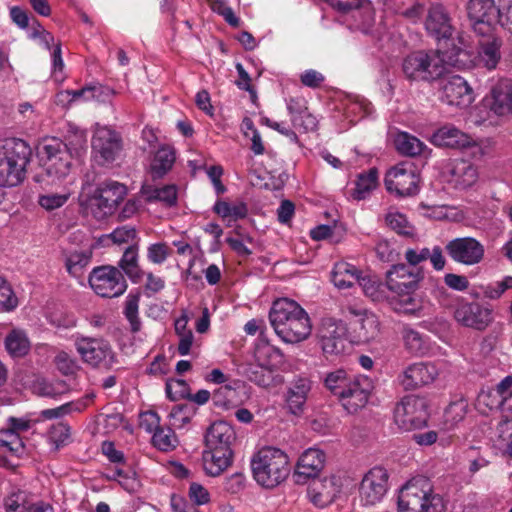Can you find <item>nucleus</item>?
Masks as SVG:
<instances>
[{"label": "nucleus", "mask_w": 512, "mask_h": 512, "mask_svg": "<svg viewBox=\"0 0 512 512\" xmlns=\"http://www.w3.org/2000/svg\"><path fill=\"white\" fill-rule=\"evenodd\" d=\"M54 361L58 370L64 375L74 374L79 368L77 360L65 351H60Z\"/></svg>", "instance_id": "obj_61"}, {"label": "nucleus", "mask_w": 512, "mask_h": 512, "mask_svg": "<svg viewBox=\"0 0 512 512\" xmlns=\"http://www.w3.org/2000/svg\"><path fill=\"white\" fill-rule=\"evenodd\" d=\"M405 348L414 355H424L428 350L427 338L410 326H404L401 331Z\"/></svg>", "instance_id": "obj_41"}, {"label": "nucleus", "mask_w": 512, "mask_h": 512, "mask_svg": "<svg viewBox=\"0 0 512 512\" xmlns=\"http://www.w3.org/2000/svg\"><path fill=\"white\" fill-rule=\"evenodd\" d=\"M512 388V376L502 379L495 388L482 389L476 399V406L481 413H488L494 409H500L504 405L509 389Z\"/></svg>", "instance_id": "obj_25"}, {"label": "nucleus", "mask_w": 512, "mask_h": 512, "mask_svg": "<svg viewBox=\"0 0 512 512\" xmlns=\"http://www.w3.org/2000/svg\"><path fill=\"white\" fill-rule=\"evenodd\" d=\"M245 373L251 382L264 388L276 386L283 382V377L277 374L276 370L262 367L257 363L249 364Z\"/></svg>", "instance_id": "obj_36"}, {"label": "nucleus", "mask_w": 512, "mask_h": 512, "mask_svg": "<svg viewBox=\"0 0 512 512\" xmlns=\"http://www.w3.org/2000/svg\"><path fill=\"white\" fill-rule=\"evenodd\" d=\"M85 407L86 403L84 401L68 402L56 408L42 410L41 416L44 419H57L72 412H81Z\"/></svg>", "instance_id": "obj_54"}, {"label": "nucleus", "mask_w": 512, "mask_h": 512, "mask_svg": "<svg viewBox=\"0 0 512 512\" xmlns=\"http://www.w3.org/2000/svg\"><path fill=\"white\" fill-rule=\"evenodd\" d=\"M357 284L362 288L364 294L373 301H381L386 297V284L383 285L376 276L361 273Z\"/></svg>", "instance_id": "obj_45"}, {"label": "nucleus", "mask_w": 512, "mask_h": 512, "mask_svg": "<svg viewBox=\"0 0 512 512\" xmlns=\"http://www.w3.org/2000/svg\"><path fill=\"white\" fill-rule=\"evenodd\" d=\"M139 302V294L130 293L125 300L124 315L130 323L131 331L134 333L141 328V321L138 316Z\"/></svg>", "instance_id": "obj_51"}, {"label": "nucleus", "mask_w": 512, "mask_h": 512, "mask_svg": "<svg viewBox=\"0 0 512 512\" xmlns=\"http://www.w3.org/2000/svg\"><path fill=\"white\" fill-rule=\"evenodd\" d=\"M0 446L7 449L12 455L20 457L25 450L22 438L14 430L8 428L0 430Z\"/></svg>", "instance_id": "obj_48"}, {"label": "nucleus", "mask_w": 512, "mask_h": 512, "mask_svg": "<svg viewBox=\"0 0 512 512\" xmlns=\"http://www.w3.org/2000/svg\"><path fill=\"white\" fill-rule=\"evenodd\" d=\"M153 445L164 452L175 449L178 445V439L170 427H160L152 436Z\"/></svg>", "instance_id": "obj_47"}, {"label": "nucleus", "mask_w": 512, "mask_h": 512, "mask_svg": "<svg viewBox=\"0 0 512 512\" xmlns=\"http://www.w3.org/2000/svg\"><path fill=\"white\" fill-rule=\"evenodd\" d=\"M232 450L206 449L203 452V468L210 476H219L232 463Z\"/></svg>", "instance_id": "obj_30"}, {"label": "nucleus", "mask_w": 512, "mask_h": 512, "mask_svg": "<svg viewBox=\"0 0 512 512\" xmlns=\"http://www.w3.org/2000/svg\"><path fill=\"white\" fill-rule=\"evenodd\" d=\"M393 143L399 154L408 157L422 155L427 148L417 137L403 131H398L394 135Z\"/></svg>", "instance_id": "obj_37"}, {"label": "nucleus", "mask_w": 512, "mask_h": 512, "mask_svg": "<svg viewBox=\"0 0 512 512\" xmlns=\"http://www.w3.org/2000/svg\"><path fill=\"white\" fill-rule=\"evenodd\" d=\"M467 12L474 22V31L482 36L491 32L501 15V10L494 0H469Z\"/></svg>", "instance_id": "obj_16"}, {"label": "nucleus", "mask_w": 512, "mask_h": 512, "mask_svg": "<svg viewBox=\"0 0 512 512\" xmlns=\"http://www.w3.org/2000/svg\"><path fill=\"white\" fill-rule=\"evenodd\" d=\"M236 439L233 427L225 421L214 422L205 435V444L208 449L232 450L231 446Z\"/></svg>", "instance_id": "obj_27"}, {"label": "nucleus", "mask_w": 512, "mask_h": 512, "mask_svg": "<svg viewBox=\"0 0 512 512\" xmlns=\"http://www.w3.org/2000/svg\"><path fill=\"white\" fill-rule=\"evenodd\" d=\"M138 258V245L132 243L126 248L119 261L120 268L133 282H138L143 276V272L138 264Z\"/></svg>", "instance_id": "obj_39"}, {"label": "nucleus", "mask_w": 512, "mask_h": 512, "mask_svg": "<svg viewBox=\"0 0 512 512\" xmlns=\"http://www.w3.org/2000/svg\"><path fill=\"white\" fill-rule=\"evenodd\" d=\"M397 300L393 303L394 309L405 314H414L419 310L420 305L414 293H394Z\"/></svg>", "instance_id": "obj_56"}, {"label": "nucleus", "mask_w": 512, "mask_h": 512, "mask_svg": "<svg viewBox=\"0 0 512 512\" xmlns=\"http://www.w3.org/2000/svg\"><path fill=\"white\" fill-rule=\"evenodd\" d=\"M310 390L311 382L307 378L299 377L291 383L287 391L286 404L292 414L298 415L303 412Z\"/></svg>", "instance_id": "obj_32"}, {"label": "nucleus", "mask_w": 512, "mask_h": 512, "mask_svg": "<svg viewBox=\"0 0 512 512\" xmlns=\"http://www.w3.org/2000/svg\"><path fill=\"white\" fill-rule=\"evenodd\" d=\"M467 401L463 398L455 400L445 409V423L450 427L462 421L467 413Z\"/></svg>", "instance_id": "obj_52"}, {"label": "nucleus", "mask_w": 512, "mask_h": 512, "mask_svg": "<svg viewBox=\"0 0 512 512\" xmlns=\"http://www.w3.org/2000/svg\"><path fill=\"white\" fill-rule=\"evenodd\" d=\"M87 143V135L84 130L79 128H71L66 138L67 148L72 151V157H80L85 151Z\"/></svg>", "instance_id": "obj_53"}, {"label": "nucleus", "mask_w": 512, "mask_h": 512, "mask_svg": "<svg viewBox=\"0 0 512 512\" xmlns=\"http://www.w3.org/2000/svg\"><path fill=\"white\" fill-rule=\"evenodd\" d=\"M31 502L28 492L14 489L4 498L3 506L5 512H24Z\"/></svg>", "instance_id": "obj_46"}, {"label": "nucleus", "mask_w": 512, "mask_h": 512, "mask_svg": "<svg viewBox=\"0 0 512 512\" xmlns=\"http://www.w3.org/2000/svg\"><path fill=\"white\" fill-rule=\"evenodd\" d=\"M435 145L449 148H465L473 143V139L453 126L438 129L432 137Z\"/></svg>", "instance_id": "obj_33"}, {"label": "nucleus", "mask_w": 512, "mask_h": 512, "mask_svg": "<svg viewBox=\"0 0 512 512\" xmlns=\"http://www.w3.org/2000/svg\"><path fill=\"white\" fill-rule=\"evenodd\" d=\"M428 418V403L423 397L406 396L397 403L394 409V421L400 429L405 431L426 426Z\"/></svg>", "instance_id": "obj_9"}, {"label": "nucleus", "mask_w": 512, "mask_h": 512, "mask_svg": "<svg viewBox=\"0 0 512 512\" xmlns=\"http://www.w3.org/2000/svg\"><path fill=\"white\" fill-rule=\"evenodd\" d=\"M5 349L13 358H21L30 351V341L27 333L22 329H12L4 340Z\"/></svg>", "instance_id": "obj_38"}, {"label": "nucleus", "mask_w": 512, "mask_h": 512, "mask_svg": "<svg viewBox=\"0 0 512 512\" xmlns=\"http://www.w3.org/2000/svg\"><path fill=\"white\" fill-rule=\"evenodd\" d=\"M455 320L464 327L484 331L493 322V311L479 302L460 300L454 307Z\"/></svg>", "instance_id": "obj_12"}, {"label": "nucleus", "mask_w": 512, "mask_h": 512, "mask_svg": "<svg viewBox=\"0 0 512 512\" xmlns=\"http://www.w3.org/2000/svg\"><path fill=\"white\" fill-rule=\"evenodd\" d=\"M488 107L497 116L512 115V79L502 78L491 88Z\"/></svg>", "instance_id": "obj_24"}, {"label": "nucleus", "mask_w": 512, "mask_h": 512, "mask_svg": "<svg viewBox=\"0 0 512 512\" xmlns=\"http://www.w3.org/2000/svg\"><path fill=\"white\" fill-rule=\"evenodd\" d=\"M18 305L17 297L8 282L0 277V312H8Z\"/></svg>", "instance_id": "obj_57"}, {"label": "nucleus", "mask_w": 512, "mask_h": 512, "mask_svg": "<svg viewBox=\"0 0 512 512\" xmlns=\"http://www.w3.org/2000/svg\"><path fill=\"white\" fill-rule=\"evenodd\" d=\"M39 154L47 184L60 183L69 175L73 157L64 142L57 138L49 139L42 144Z\"/></svg>", "instance_id": "obj_6"}, {"label": "nucleus", "mask_w": 512, "mask_h": 512, "mask_svg": "<svg viewBox=\"0 0 512 512\" xmlns=\"http://www.w3.org/2000/svg\"><path fill=\"white\" fill-rule=\"evenodd\" d=\"M269 321L276 335L285 343L295 344L306 340L312 331L308 313L296 301L276 299L269 311Z\"/></svg>", "instance_id": "obj_1"}, {"label": "nucleus", "mask_w": 512, "mask_h": 512, "mask_svg": "<svg viewBox=\"0 0 512 512\" xmlns=\"http://www.w3.org/2000/svg\"><path fill=\"white\" fill-rule=\"evenodd\" d=\"M423 25L426 33L436 41L449 40L452 38L455 27L452 17L441 3H431L423 18Z\"/></svg>", "instance_id": "obj_14"}, {"label": "nucleus", "mask_w": 512, "mask_h": 512, "mask_svg": "<svg viewBox=\"0 0 512 512\" xmlns=\"http://www.w3.org/2000/svg\"><path fill=\"white\" fill-rule=\"evenodd\" d=\"M254 359L255 363L262 367L276 371L284 363V355L281 350L263 339H260L255 345Z\"/></svg>", "instance_id": "obj_34"}, {"label": "nucleus", "mask_w": 512, "mask_h": 512, "mask_svg": "<svg viewBox=\"0 0 512 512\" xmlns=\"http://www.w3.org/2000/svg\"><path fill=\"white\" fill-rule=\"evenodd\" d=\"M91 256L84 251H75L66 257L65 266L68 273L74 277H80L83 269L90 263Z\"/></svg>", "instance_id": "obj_50"}, {"label": "nucleus", "mask_w": 512, "mask_h": 512, "mask_svg": "<svg viewBox=\"0 0 512 512\" xmlns=\"http://www.w3.org/2000/svg\"><path fill=\"white\" fill-rule=\"evenodd\" d=\"M69 195V193H51L41 195L38 203L42 208L51 211L62 207L67 202Z\"/></svg>", "instance_id": "obj_62"}, {"label": "nucleus", "mask_w": 512, "mask_h": 512, "mask_svg": "<svg viewBox=\"0 0 512 512\" xmlns=\"http://www.w3.org/2000/svg\"><path fill=\"white\" fill-rule=\"evenodd\" d=\"M92 149L101 164L112 163L123 149L122 138L108 127H98L92 137Z\"/></svg>", "instance_id": "obj_19"}, {"label": "nucleus", "mask_w": 512, "mask_h": 512, "mask_svg": "<svg viewBox=\"0 0 512 512\" xmlns=\"http://www.w3.org/2000/svg\"><path fill=\"white\" fill-rule=\"evenodd\" d=\"M369 311L358 303L347 302L341 305V314L343 317L348 319L352 324L354 321H358Z\"/></svg>", "instance_id": "obj_64"}, {"label": "nucleus", "mask_w": 512, "mask_h": 512, "mask_svg": "<svg viewBox=\"0 0 512 512\" xmlns=\"http://www.w3.org/2000/svg\"><path fill=\"white\" fill-rule=\"evenodd\" d=\"M74 346L81 360L93 367L110 370L116 363V355L109 344L103 338L76 335Z\"/></svg>", "instance_id": "obj_7"}, {"label": "nucleus", "mask_w": 512, "mask_h": 512, "mask_svg": "<svg viewBox=\"0 0 512 512\" xmlns=\"http://www.w3.org/2000/svg\"><path fill=\"white\" fill-rule=\"evenodd\" d=\"M251 469L255 481L265 488H274L282 483L290 473L287 454L275 447L260 449L251 459Z\"/></svg>", "instance_id": "obj_4"}, {"label": "nucleus", "mask_w": 512, "mask_h": 512, "mask_svg": "<svg viewBox=\"0 0 512 512\" xmlns=\"http://www.w3.org/2000/svg\"><path fill=\"white\" fill-rule=\"evenodd\" d=\"M385 220L387 225L396 233L407 237L414 236L415 229L404 214L397 211H390L387 213Z\"/></svg>", "instance_id": "obj_49"}, {"label": "nucleus", "mask_w": 512, "mask_h": 512, "mask_svg": "<svg viewBox=\"0 0 512 512\" xmlns=\"http://www.w3.org/2000/svg\"><path fill=\"white\" fill-rule=\"evenodd\" d=\"M445 249L450 258L463 265L480 263L485 254L483 244L473 237H459L448 241Z\"/></svg>", "instance_id": "obj_17"}, {"label": "nucleus", "mask_w": 512, "mask_h": 512, "mask_svg": "<svg viewBox=\"0 0 512 512\" xmlns=\"http://www.w3.org/2000/svg\"><path fill=\"white\" fill-rule=\"evenodd\" d=\"M127 194L125 185L109 181L103 183L90 199V209L94 217L102 220L113 214L119 203Z\"/></svg>", "instance_id": "obj_11"}, {"label": "nucleus", "mask_w": 512, "mask_h": 512, "mask_svg": "<svg viewBox=\"0 0 512 512\" xmlns=\"http://www.w3.org/2000/svg\"><path fill=\"white\" fill-rule=\"evenodd\" d=\"M438 376V369L433 363L418 362L409 365L400 377L406 390H413L432 383Z\"/></svg>", "instance_id": "obj_23"}, {"label": "nucleus", "mask_w": 512, "mask_h": 512, "mask_svg": "<svg viewBox=\"0 0 512 512\" xmlns=\"http://www.w3.org/2000/svg\"><path fill=\"white\" fill-rule=\"evenodd\" d=\"M112 241L117 244L134 242L137 231L133 226L125 225L116 228L110 235Z\"/></svg>", "instance_id": "obj_63"}, {"label": "nucleus", "mask_w": 512, "mask_h": 512, "mask_svg": "<svg viewBox=\"0 0 512 512\" xmlns=\"http://www.w3.org/2000/svg\"><path fill=\"white\" fill-rule=\"evenodd\" d=\"M166 395L169 399L176 401L188 395V384L182 379H170L165 386Z\"/></svg>", "instance_id": "obj_60"}, {"label": "nucleus", "mask_w": 512, "mask_h": 512, "mask_svg": "<svg viewBox=\"0 0 512 512\" xmlns=\"http://www.w3.org/2000/svg\"><path fill=\"white\" fill-rule=\"evenodd\" d=\"M355 331L363 341L374 339L379 332V321L375 314L368 312L358 321H354Z\"/></svg>", "instance_id": "obj_43"}, {"label": "nucleus", "mask_w": 512, "mask_h": 512, "mask_svg": "<svg viewBox=\"0 0 512 512\" xmlns=\"http://www.w3.org/2000/svg\"><path fill=\"white\" fill-rule=\"evenodd\" d=\"M31 154L29 144L22 139L0 140V187H15L24 181Z\"/></svg>", "instance_id": "obj_2"}, {"label": "nucleus", "mask_w": 512, "mask_h": 512, "mask_svg": "<svg viewBox=\"0 0 512 512\" xmlns=\"http://www.w3.org/2000/svg\"><path fill=\"white\" fill-rule=\"evenodd\" d=\"M188 498L193 506L206 505L211 500L208 489L197 482L190 483L188 489Z\"/></svg>", "instance_id": "obj_58"}, {"label": "nucleus", "mask_w": 512, "mask_h": 512, "mask_svg": "<svg viewBox=\"0 0 512 512\" xmlns=\"http://www.w3.org/2000/svg\"><path fill=\"white\" fill-rule=\"evenodd\" d=\"M291 123L294 129L300 133L315 131L318 125L316 117L308 110L302 112L299 116L294 117V119L291 120Z\"/></svg>", "instance_id": "obj_59"}, {"label": "nucleus", "mask_w": 512, "mask_h": 512, "mask_svg": "<svg viewBox=\"0 0 512 512\" xmlns=\"http://www.w3.org/2000/svg\"><path fill=\"white\" fill-rule=\"evenodd\" d=\"M140 193L147 203L160 202L166 207L177 204V187L172 184L157 187L146 181L142 184Z\"/></svg>", "instance_id": "obj_31"}, {"label": "nucleus", "mask_w": 512, "mask_h": 512, "mask_svg": "<svg viewBox=\"0 0 512 512\" xmlns=\"http://www.w3.org/2000/svg\"><path fill=\"white\" fill-rule=\"evenodd\" d=\"M344 481L345 479L340 475L313 480L308 487V497L315 506L323 508L332 503L340 494Z\"/></svg>", "instance_id": "obj_21"}, {"label": "nucleus", "mask_w": 512, "mask_h": 512, "mask_svg": "<svg viewBox=\"0 0 512 512\" xmlns=\"http://www.w3.org/2000/svg\"><path fill=\"white\" fill-rule=\"evenodd\" d=\"M443 497L435 493L430 480L414 477L401 489L398 496V512H444Z\"/></svg>", "instance_id": "obj_3"}, {"label": "nucleus", "mask_w": 512, "mask_h": 512, "mask_svg": "<svg viewBox=\"0 0 512 512\" xmlns=\"http://www.w3.org/2000/svg\"><path fill=\"white\" fill-rule=\"evenodd\" d=\"M447 181L457 189L471 187L477 181V170L467 160H453L447 167Z\"/></svg>", "instance_id": "obj_26"}, {"label": "nucleus", "mask_w": 512, "mask_h": 512, "mask_svg": "<svg viewBox=\"0 0 512 512\" xmlns=\"http://www.w3.org/2000/svg\"><path fill=\"white\" fill-rule=\"evenodd\" d=\"M388 473L381 467L369 470L362 479L359 497L362 505L373 506L380 502L388 489Z\"/></svg>", "instance_id": "obj_18"}, {"label": "nucleus", "mask_w": 512, "mask_h": 512, "mask_svg": "<svg viewBox=\"0 0 512 512\" xmlns=\"http://www.w3.org/2000/svg\"><path fill=\"white\" fill-rule=\"evenodd\" d=\"M354 376H350L343 369L332 371L324 377L325 387L337 398L347 388L348 384L352 382Z\"/></svg>", "instance_id": "obj_44"}, {"label": "nucleus", "mask_w": 512, "mask_h": 512, "mask_svg": "<svg viewBox=\"0 0 512 512\" xmlns=\"http://www.w3.org/2000/svg\"><path fill=\"white\" fill-rule=\"evenodd\" d=\"M70 426L66 423L59 422L53 424L47 432L48 440L55 445L56 449L66 445L70 438Z\"/></svg>", "instance_id": "obj_55"}, {"label": "nucleus", "mask_w": 512, "mask_h": 512, "mask_svg": "<svg viewBox=\"0 0 512 512\" xmlns=\"http://www.w3.org/2000/svg\"><path fill=\"white\" fill-rule=\"evenodd\" d=\"M442 100L448 105L468 107L474 101V92L463 77L452 75L442 86Z\"/></svg>", "instance_id": "obj_22"}, {"label": "nucleus", "mask_w": 512, "mask_h": 512, "mask_svg": "<svg viewBox=\"0 0 512 512\" xmlns=\"http://www.w3.org/2000/svg\"><path fill=\"white\" fill-rule=\"evenodd\" d=\"M423 278L422 269L396 264L386 273V288L392 293H414Z\"/></svg>", "instance_id": "obj_15"}, {"label": "nucleus", "mask_w": 512, "mask_h": 512, "mask_svg": "<svg viewBox=\"0 0 512 512\" xmlns=\"http://www.w3.org/2000/svg\"><path fill=\"white\" fill-rule=\"evenodd\" d=\"M378 184V172L376 169H370L366 173L358 176L352 197L356 200H363L369 196Z\"/></svg>", "instance_id": "obj_42"}, {"label": "nucleus", "mask_w": 512, "mask_h": 512, "mask_svg": "<svg viewBox=\"0 0 512 512\" xmlns=\"http://www.w3.org/2000/svg\"><path fill=\"white\" fill-rule=\"evenodd\" d=\"M484 36L478 43L477 60L486 69L494 70L501 60L502 40L490 33Z\"/></svg>", "instance_id": "obj_28"}, {"label": "nucleus", "mask_w": 512, "mask_h": 512, "mask_svg": "<svg viewBox=\"0 0 512 512\" xmlns=\"http://www.w3.org/2000/svg\"><path fill=\"white\" fill-rule=\"evenodd\" d=\"M88 281L92 290L103 298L119 297L125 293L128 287L123 273L111 265L93 268Z\"/></svg>", "instance_id": "obj_10"}, {"label": "nucleus", "mask_w": 512, "mask_h": 512, "mask_svg": "<svg viewBox=\"0 0 512 512\" xmlns=\"http://www.w3.org/2000/svg\"><path fill=\"white\" fill-rule=\"evenodd\" d=\"M317 337L326 355H339L347 345V328L342 321L324 318L318 328Z\"/></svg>", "instance_id": "obj_13"}, {"label": "nucleus", "mask_w": 512, "mask_h": 512, "mask_svg": "<svg viewBox=\"0 0 512 512\" xmlns=\"http://www.w3.org/2000/svg\"><path fill=\"white\" fill-rule=\"evenodd\" d=\"M372 389L373 385L368 377L354 376L338 399L347 413L355 414L367 405Z\"/></svg>", "instance_id": "obj_20"}, {"label": "nucleus", "mask_w": 512, "mask_h": 512, "mask_svg": "<svg viewBox=\"0 0 512 512\" xmlns=\"http://www.w3.org/2000/svg\"><path fill=\"white\" fill-rule=\"evenodd\" d=\"M326 460L325 453L318 448H308L300 456L296 475L298 477L310 478L316 476L324 467Z\"/></svg>", "instance_id": "obj_29"}, {"label": "nucleus", "mask_w": 512, "mask_h": 512, "mask_svg": "<svg viewBox=\"0 0 512 512\" xmlns=\"http://www.w3.org/2000/svg\"><path fill=\"white\" fill-rule=\"evenodd\" d=\"M419 174L411 161H401L385 174L384 184L389 193L399 197L413 196L419 191Z\"/></svg>", "instance_id": "obj_8"}, {"label": "nucleus", "mask_w": 512, "mask_h": 512, "mask_svg": "<svg viewBox=\"0 0 512 512\" xmlns=\"http://www.w3.org/2000/svg\"><path fill=\"white\" fill-rule=\"evenodd\" d=\"M362 271L356 266L345 262H337L332 270V282L338 289H349L358 283Z\"/></svg>", "instance_id": "obj_35"}, {"label": "nucleus", "mask_w": 512, "mask_h": 512, "mask_svg": "<svg viewBox=\"0 0 512 512\" xmlns=\"http://www.w3.org/2000/svg\"><path fill=\"white\" fill-rule=\"evenodd\" d=\"M174 162L175 152L171 147L164 146L159 148L151 163L153 178H162L172 168Z\"/></svg>", "instance_id": "obj_40"}, {"label": "nucleus", "mask_w": 512, "mask_h": 512, "mask_svg": "<svg viewBox=\"0 0 512 512\" xmlns=\"http://www.w3.org/2000/svg\"><path fill=\"white\" fill-rule=\"evenodd\" d=\"M445 61L438 50H418L406 55L401 62V71L410 82L431 83L445 72Z\"/></svg>", "instance_id": "obj_5"}]
</instances>
